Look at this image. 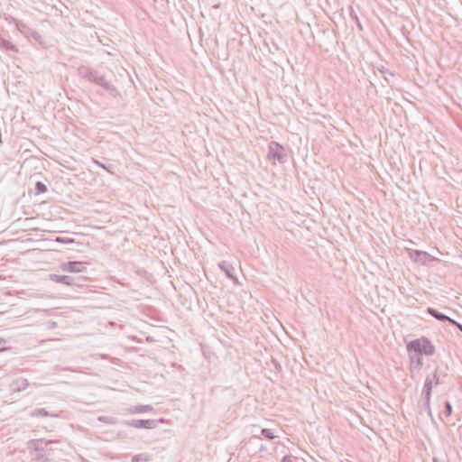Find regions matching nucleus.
Instances as JSON below:
<instances>
[{
  "instance_id": "f257e3e1",
  "label": "nucleus",
  "mask_w": 462,
  "mask_h": 462,
  "mask_svg": "<svg viewBox=\"0 0 462 462\" xmlns=\"http://www.w3.org/2000/svg\"><path fill=\"white\" fill-rule=\"evenodd\" d=\"M408 351L415 352L421 355L431 356L435 353V347L432 343L426 337H420L411 341L407 345Z\"/></svg>"
},
{
  "instance_id": "f03ea898",
  "label": "nucleus",
  "mask_w": 462,
  "mask_h": 462,
  "mask_svg": "<svg viewBox=\"0 0 462 462\" xmlns=\"http://www.w3.org/2000/svg\"><path fill=\"white\" fill-rule=\"evenodd\" d=\"M267 158L275 164L276 162L282 163L287 159V152L283 146L276 142H271L268 145Z\"/></svg>"
},
{
  "instance_id": "7ed1b4c3",
  "label": "nucleus",
  "mask_w": 462,
  "mask_h": 462,
  "mask_svg": "<svg viewBox=\"0 0 462 462\" xmlns=\"http://www.w3.org/2000/svg\"><path fill=\"white\" fill-rule=\"evenodd\" d=\"M440 383L439 375L438 374V370L436 369L432 377L428 376L425 379L424 386L422 390V395H424L425 398V404L428 410L430 408V397H431V391L433 386H437Z\"/></svg>"
},
{
  "instance_id": "20e7f679",
  "label": "nucleus",
  "mask_w": 462,
  "mask_h": 462,
  "mask_svg": "<svg viewBox=\"0 0 462 462\" xmlns=\"http://www.w3.org/2000/svg\"><path fill=\"white\" fill-rule=\"evenodd\" d=\"M406 252H407L410 259L415 263H420L424 264L427 260H430V261L437 260L436 257L431 256L430 254H428L427 252H424V251H419V250L408 248V249H406Z\"/></svg>"
},
{
  "instance_id": "39448f33",
  "label": "nucleus",
  "mask_w": 462,
  "mask_h": 462,
  "mask_svg": "<svg viewBox=\"0 0 462 462\" xmlns=\"http://www.w3.org/2000/svg\"><path fill=\"white\" fill-rule=\"evenodd\" d=\"M86 266L82 262H69L62 265V270L69 273H81Z\"/></svg>"
},
{
  "instance_id": "423d86ee",
  "label": "nucleus",
  "mask_w": 462,
  "mask_h": 462,
  "mask_svg": "<svg viewBox=\"0 0 462 462\" xmlns=\"http://www.w3.org/2000/svg\"><path fill=\"white\" fill-rule=\"evenodd\" d=\"M218 267L222 272L225 273L228 279L234 281L236 284H239L238 279L232 273V271L234 270L232 266L228 265L225 261H223L218 263Z\"/></svg>"
},
{
  "instance_id": "0eeeda50",
  "label": "nucleus",
  "mask_w": 462,
  "mask_h": 462,
  "mask_svg": "<svg viewBox=\"0 0 462 462\" xmlns=\"http://www.w3.org/2000/svg\"><path fill=\"white\" fill-rule=\"evenodd\" d=\"M427 312L439 321H449L450 323H456L454 319H450L443 313L439 312L433 308H428Z\"/></svg>"
},
{
  "instance_id": "6e6552de",
  "label": "nucleus",
  "mask_w": 462,
  "mask_h": 462,
  "mask_svg": "<svg viewBox=\"0 0 462 462\" xmlns=\"http://www.w3.org/2000/svg\"><path fill=\"white\" fill-rule=\"evenodd\" d=\"M261 434L268 439H274L278 438V436L274 433V431L271 429H263L261 430Z\"/></svg>"
},
{
  "instance_id": "1a4fd4ad",
  "label": "nucleus",
  "mask_w": 462,
  "mask_h": 462,
  "mask_svg": "<svg viewBox=\"0 0 462 462\" xmlns=\"http://www.w3.org/2000/svg\"><path fill=\"white\" fill-rule=\"evenodd\" d=\"M152 422L150 420H138L134 423L135 427L138 428H152Z\"/></svg>"
},
{
  "instance_id": "9d476101",
  "label": "nucleus",
  "mask_w": 462,
  "mask_h": 462,
  "mask_svg": "<svg viewBox=\"0 0 462 462\" xmlns=\"http://www.w3.org/2000/svg\"><path fill=\"white\" fill-rule=\"evenodd\" d=\"M51 279L56 282H63V283H69L67 280L69 279L68 276H59V275H51Z\"/></svg>"
},
{
  "instance_id": "9b49d317",
  "label": "nucleus",
  "mask_w": 462,
  "mask_h": 462,
  "mask_svg": "<svg viewBox=\"0 0 462 462\" xmlns=\"http://www.w3.org/2000/svg\"><path fill=\"white\" fill-rule=\"evenodd\" d=\"M452 413V406L449 402H445V411L444 414L446 417H449Z\"/></svg>"
},
{
  "instance_id": "f8f14e48",
  "label": "nucleus",
  "mask_w": 462,
  "mask_h": 462,
  "mask_svg": "<svg viewBox=\"0 0 462 462\" xmlns=\"http://www.w3.org/2000/svg\"><path fill=\"white\" fill-rule=\"evenodd\" d=\"M36 189H37L38 193H43L47 190V188H46L45 184H43L42 182H37Z\"/></svg>"
},
{
  "instance_id": "ddd939ff",
  "label": "nucleus",
  "mask_w": 462,
  "mask_h": 462,
  "mask_svg": "<svg viewBox=\"0 0 462 462\" xmlns=\"http://www.w3.org/2000/svg\"><path fill=\"white\" fill-rule=\"evenodd\" d=\"M7 349L6 342L4 339H0V352Z\"/></svg>"
},
{
  "instance_id": "4468645a",
  "label": "nucleus",
  "mask_w": 462,
  "mask_h": 462,
  "mask_svg": "<svg viewBox=\"0 0 462 462\" xmlns=\"http://www.w3.org/2000/svg\"><path fill=\"white\" fill-rule=\"evenodd\" d=\"M350 16L352 17V19H353L356 23L359 21L358 16H357V14L355 13V11L353 10V8H351V11H350Z\"/></svg>"
},
{
  "instance_id": "2eb2a0df",
  "label": "nucleus",
  "mask_w": 462,
  "mask_h": 462,
  "mask_svg": "<svg viewBox=\"0 0 462 462\" xmlns=\"http://www.w3.org/2000/svg\"><path fill=\"white\" fill-rule=\"evenodd\" d=\"M56 241L59 242V243H72L73 242L72 239L65 240V239H63L61 237H57Z\"/></svg>"
},
{
  "instance_id": "dca6fc26",
  "label": "nucleus",
  "mask_w": 462,
  "mask_h": 462,
  "mask_svg": "<svg viewBox=\"0 0 462 462\" xmlns=\"http://www.w3.org/2000/svg\"><path fill=\"white\" fill-rule=\"evenodd\" d=\"M282 462H293V461H292L291 457H290V456H284V457H282Z\"/></svg>"
},
{
  "instance_id": "f3484780",
  "label": "nucleus",
  "mask_w": 462,
  "mask_h": 462,
  "mask_svg": "<svg viewBox=\"0 0 462 462\" xmlns=\"http://www.w3.org/2000/svg\"><path fill=\"white\" fill-rule=\"evenodd\" d=\"M453 324L456 325L458 328V329L462 332V325L461 324L457 323V321H456V323H453Z\"/></svg>"
},
{
  "instance_id": "a211bd4d",
  "label": "nucleus",
  "mask_w": 462,
  "mask_h": 462,
  "mask_svg": "<svg viewBox=\"0 0 462 462\" xmlns=\"http://www.w3.org/2000/svg\"><path fill=\"white\" fill-rule=\"evenodd\" d=\"M356 24L360 30L363 29L360 21L356 22Z\"/></svg>"
},
{
  "instance_id": "6ab92c4d",
  "label": "nucleus",
  "mask_w": 462,
  "mask_h": 462,
  "mask_svg": "<svg viewBox=\"0 0 462 462\" xmlns=\"http://www.w3.org/2000/svg\"><path fill=\"white\" fill-rule=\"evenodd\" d=\"M417 362H418V365H421V358H420V357H418Z\"/></svg>"
},
{
  "instance_id": "aec40b11",
  "label": "nucleus",
  "mask_w": 462,
  "mask_h": 462,
  "mask_svg": "<svg viewBox=\"0 0 462 462\" xmlns=\"http://www.w3.org/2000/svg\"><path fill=\"white\" fill-rule=\"evenodd\" d=\"M390 76H393V74L389 72V74H387V77H390Z\"/></svg>"
},
{
  "instance_id": "412c9836",
  "label": "nucleus",
  "mask_w": 462,
  "mask_h": 462,
  "mask_svg": "<svg viewBox=\"0 0 462 462\" xmlns=\"http://www.w3.org/2000/svg\"><path fill=\"white\" fill-rule=\"evenodd\" d=\"M390 76H393V74L389 72V74H387V77H390Z\"/></svg>"
}]
</instances>
